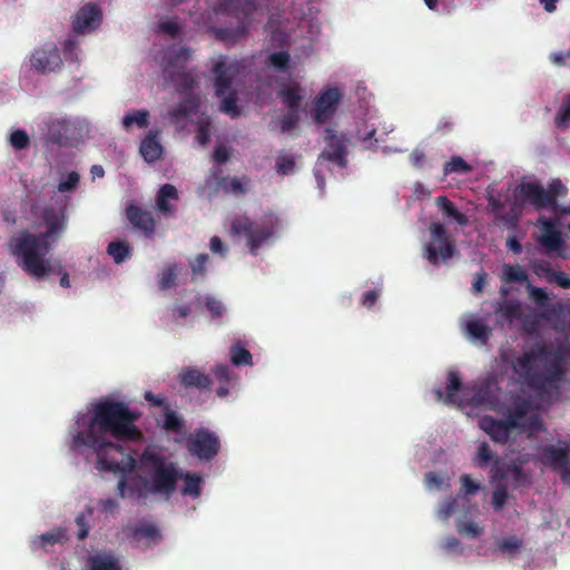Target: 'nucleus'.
I'll use <instances>...</instances> for the list:
<instances>
[{"label": "nucleus", "instance_id": "7c9ffc66", "mask_svg": "<svg viewBox=\"0 0 570 570\" xmlns=\"http://www.w3.org/2000/svg\"><path fill=\"white\" fill-rule=\"evenodd\" d=\"M500 278L504 283H525L528 274L520 265H503L500 273Z\"/></svg>", "mask_w": 570, "mask_h": 570}, {"label": "nucleus", "instance_id": "4be33fe9", "mask_svg": "<svg viewBox=\"0 0 570 570\" xmlns=\"http://www.w3.org/2000/svg\"><path fill=\"white\" fill-rule=\"evenodd\" d=\"M178 202V190L175 186H161L156 196V207L163 215H174Z\"/></svg>", "mask_w": 570, "mask_h": 570}, {"label": "nucleus", "instance_id": "5701e85b", "mask_svg": "<svg viewBox=\"0 0 570 570\" xmlns=\"http://www.w3.org/2000/svg\"><path fill=\"white\" fill-rule=\"evenodd\" d=\"M129 222L144 233L150 235L155 229V220L149 212L142 210L138 206L130 205L127 208Z\"/></svg>", "mask_w": 570, "mask_h": 570}, {"label": "nucleus", "instance_id": "4468645a", "mask_svg": "<svg viewBox=\"0 0 570 570\" xmlns=\"http://www.w3.org/2000/svg\"><path fill=\"white\" fill-rule=\"evenodd\" d=\"M278 95L283 102L292 109V112L278 122L282 131H288L294 128L298 119L295 108L304 97L303 88L297 82L289 81L283 85Z\"/></svg>", "mask_w": 570, "mask_h": 570}, {"label": "nucleus", "instance_id": "412c9836", "mask_svg": "<svg viewBox=\"0 0 570 570\" xmlns=\"http://www.w3.org/2000/svg\"><path fill=\"white\" fill-rule=\"evenodd\" d=\"M464 333L470 341L476 344H484L491 333V328L474 315L468 316L464 322Z\"/></svg>", "mask_w": 570, "mask_h": 570}, {"label": "nucleus", "instance_id": "ea45409f", "mask_svg": "<svg viewBox=\"0 0 570 570\" xmlns=\"http://www.w3.org/2000/svg\"><path fill=\"white\" fill-rule=\"evenodd\" d=\"M108 254L114 258L116 263H121L126 257L129 256V247L125 243L115 242L109 244Z\"/></svg>", "mask_w": 570, "mask_h": 570}, {"label": "nucleus", "instance_id": "c85d7f7f", "mask_svg": "<svg viewBox=\"0 0 570 570\" xmlns=\"http://www.w3.org/2000/svg\"><path fill=\"white\" fill-rule=\"evenodd\" d=\"M132 537L137 541L146 539L148 542H158L161 539V533L155 524L142 522L135 527Z\"/></svg>", "mask_w": 570, "mask_h": 570}, {"label": "nucleus", "instance_id": "a18cd8bd", "mask_svg": "<svg viewBox=\"0 0 570 570\" xmlns=\"http://www.w3.org/2000/svg\"><path fill=\"white\" fill-rule=\"evenodd\" d=\"M79 178L80 177L76 171L68 173L67 176L60 180L58 190L60 193L73 190L78 186Z\"/></svg>", "mask_w": 570, "mask_h": 570}, {"label": "nucleus", "instance_id": "aec40b11", "mask_svg": "<svg viewBox=\"0 0 570 570\" xmlns=\"http://www.w3.org/2000/svg\"><path fill=\"white\" fill-rule=\"evenodd\" d=\"M189 53L187 50H180L176 57L175 62L171 60L165 67V73L171 78L176 86L188 88L194 79L187 75L184 70V62L188 59Z\"/></svg>", "mask_w": 570, "mask_h": 570}, {"label": "nucleus", "instance_id": "f704fd0d", "mask_svg": "<svg viewBox=\"0 0 570 570\" xmlns=\"http://www.w3.org/2000/svg\"><path fill=\"white\" fill-rule=\"evenodd\" d=\"M491 438V440L495 443L500 444H507L513 432H518L520 434L521 432H528L527 438L531 439L534 436V432L538 430H484Z\"/></svg>", "mask_w": 570, "mask_h": 570}, {"label": "nucleus", "instance_id": "f3484780", "mask_svg": "<svg viewBox=\"0 0 570 570\" xmlns=\"http://www.w3.org/2000/svg\"><path fill=\"white\" fill-rule=\"evenodd\" d=\"M563 445H546L540 451L541 462L559 472L561 478L570 469V442H563Z\"/></svg>", "mask_w": 570, "mask_h": 570}, {"label": "nucleus", "instance_id": "bf43d9fd", "mask_svg": "<svg viewBox=\"0 0 570 570\" xmlns=\"http://www.w3.org/2000/svg\"><path fill=\"white\" fill-rule=\"evenodd\" d=\"M208 125H209V122L207 120H202L199 122L198 132H197L196 138L202 146H205L209 139V132L207 129Z\"/></svg>", "mask_w": 570, "mask_h": 570}, {"label": "nucleus", "instance_id": "20e7f679", "mask_svg": "<svg viewBox=\"0 0 570 570\" xmlns=\"http://www.w3.org/2000/svg\"><path fill=\"white\" fill-rule=\"evenodd\" d=\"M502 357L511 364L520 379L537 387L544 389L562 373L561 357L540 345L529 347L511 360L507 353H503Z\"/></svg>", "mask_w": 570, "mask_h": 570}, {"label": "nucleus", "instance_id": "bb28decb", "mask_svg": "<svg viewBox=\"0 0 570 570\" xmlns=\"http://www.w3.org/2000/svg\"><path fill=\"white\" fill-rule=\"evenodd\" d=\"M68 541L67 530L65 528H56L50 532L43 533L39 535L33 541V547L48 550L49 546H53L56 543H65Z\"/></svg>", "mask_w": 570, "mask_h": 570}, {"label": "nucleus", "instance_id": "8fccbe9b", "mask_svg": "<svg viewBox=\"0 0 570 570\" xmlns=\"http://www.w3.org/2000/svg\"><path fill=\"white\" fill-rule=\"evenodd\" d=\"M177 275L178 271L176 266H169L168 268H166L161 275L160 287L163 289L169 288L174 284Z\"/></svg>", "mask_w": 570, "mask_h": 570}, {"label": "nucleus", "instance_id": "423d86ee", "mask_svg": "<svg viewBox=\"0 0 570 570\" xmlns=\"http://www.w3.org/2000/svg\"><path fill=\"white\" fill-rule=\"evenodd\" d=\"M140 416L127 403L105 397L91 403L86 412L77 416L76 423L82 428H128Z\"/></svg>", "mask_w": 570, "mask_h": 570}, {"label": "nucleus", "instance_id": "dca6fc26", "mask_svg": "<svg viewBox=\"0 0 570 570\" xmlns=\"http://www.w3.org/2000/svg\"><path fill=\"white\" fill-rule=\"evenodd\" d=\"M541 424L537 411L530 404L521 403L509 412L505 422H499L491 428H539Z\"/></svg>", "mask_w": 570, "mask_h": 570}, {"label": "nucleus", "instance_id": "9b49d317", "mask_svg": "<svg viewBox=\"0 0 570 570\" xmlns=\"http://www.w3.org/2000/svg\"><path fill=\"white\" fill-rule=\"evenodd\" d=\"M431 240L425 245V256L431 264H439L453 255V244L446 235L445 227L441 223H431Z\"/></svg>", "mask_w": 570, "mask_h": 570}, {"label": "nucleus", "instance_id": "cd10ccee", "mask_svg": "<svg viewBox=\"0 0 570 570\" xmlns=\"http://www.w3.org/2000/svg\"><path fill=\"white\" fill-rule=\"evenodd\" d=\"M145 399L153 405H157L161 409L165 417V422L163 428H179L181 424V421L179 416L174 411H170L167 406L163 403V397L160 395H155L151 392L145 393Z\"/></svg>", "mask_w": 570, "mask_h": 570}, {"label": "nucleus", "instance_id": "39448f33", "mask_svg": "<svg viewBox=\"0 0 570 570\" xmlns=\"http://www.w3.org/2000/svg\"><path fill=\"white\" fill-rule=\"evenodd\" d=\"M495 393L497 386L494 383L462 387L458 374L449 372L445 392L436 390L435 396L445 404L456 405L468 416H478L495 407Z\"/></svg>", "mask_w": 570, "mask_h": 570}, {"label": "nucleus", "instance_id": "f8f14e48", "mask_svg": "<svg viewBox=\"0 0 570 570\" xmlns=\"http://www.w3.org/2000/svg\"><path fill=\"white\" fill-rule=\"evenodd\" d=\"M47 142L67 144L73 137L75 124L66 118L49 116L39 124Z\"/></svg>", "mask_w": 570, "mask_h": 570}, {"label": "nucleus", "instance_id": "58836bf2", "mask_svg": "<svg viewBox=\"0 0 570 570\" xmlns=\"http://www.w3.org/2000/svg\"><path fill=\"white\" fill-rule=\"evenodd\" d=\"M498 313L507 321L513 322L521 316V306L513 302H507L499 307Z\"/></svg>", "mask_w": 570, "mask_h": 570}, {"label": "nucleus", "instance_id": "774afa93", "mask_svg": "<svg viewBox=\"0 0 570 570\" xmlns=\"http://www.w3.org/2000/svg\"><path fill=\"white\" fill-rule=\"evenodd\" d=\"M425 483L428 484V487H436V488H440L441 484H442V479L439 476L438 473L435 472H428L425 474Z\"/></svg>", "mask_w": 570, "mask_h": 570}, {"label": "nucleus", "instance_id": "3c124183", "mask_svg": "<svg viewBox=\"0 0 570 570\" xmlns=\"http://www.w3.org/2000/svg\"><path fill=\"white\" fill-rule=\"evenodd\" d=\"M492 458L493 455L489 445L485 442L481 443L476 455L478 465L487 466L491 462Z\"/></svg>", "mask_w": 570, "mask_h": 570}, {"label": "nucleus", "instance_id": "c03bdc74", "mask_svg": "<svg viewBox=\"0 0 570 570\" xmlns=\"http://www.w3.org/2000/svg\"><path fill=\"white\" fill-rule=\"evenodd\" d=\"M195 108V101L188 100L184 106L178 109L171 111L169 114L173 122H178L185 117H190L193 115V109Z\"/></svg>", "mask_w": 570, "mask_h": 570}, {"label": "nucleus", "instance_id": "79ce46f5", "mask_svg": "<svg viewBox=\"0 0 570 570\" xmlns=\"http://www.w3.org/2000/svg\"><path fill=\"white\" fill-rule=\"evenodd\" d=\"M444 174L450 173H468L471 171L472 168L470 165H468L461 157H452V159L444 165Z\"/></svg>", "mask_w": 570, "mask_h": 570}, {"label": "nucleus", "instance_id": "69168bd1", "mask_svg": "<svg viewBox=\"0 0 570 570\" xmlns=\"http://www.w3.org/2000/svg\"><path fill=\"white\" fill-rule=\"evenodd\" d=\"M160 30L169 35H176L179 31V24L174 20L164 21L160 23Z\"/></svg>", "mask_w": 570, "mask_h": 570}, {"label": "nucleus", "instance_id": "37998d69", "mask_svg": "<svg viewBox=\"0 0 570 570\" xmlns=\"http://www.w3.org/2000/svg\"><path fill=\"white\" fill-rule=\"evenodd\" d=\"M92 513V510H88V514L86 513H79L77 517H76V524L78 527V539L79 540H85L87 537H88V533H89V530H90V527L88 524V517H90Z\"/></svg>", "mask_w": 570, "mask_h": 570}, {"label": "nucleus", "instance_id": "c756f323", "mask_svg": "<svg viewBox=\"0 0 570 570\" xmlns=\"http://www.w3.org/2000/svg\"><path fill=\"white\" fill-rule=\"evenodd\" d=\"M180 479L184 480V487L181 489L183 495H189L196 499L202 494L203 479L200 475L187 472L181 474Z\"/></svg>", "mask_w": 570, "mask_h": 570}, {"label": "nucleus", "instance_id": "f257e3e1", "mask_svg": "<svg viewBox=\"0 0 570 570\" xmlns=\"http://www.w3.org/2000/svg\"><path fill=\"white\" fill-rule=\"evenodd\" d=\"M67 227L63 208L46 209L37 230H23L11 237L8 243L10 253L18 265L30 276L40 279L52 271V264L46 255Z\"/></svg>", "mask_w": 570, "mask_h": 570}, {"label": "nucleus", "instance_id": "13d9d810", "mask_svg": "<svg viewBox=\"0 0 570 570\" xmlns=\"http://www.w3.org/2000/svg\"><path fill=\"white\" fill-rule=\"evenodd\" d=\"M458 500L455 498H449L445 500L440 508V513L443 518H450L456 511Z\"/></svg>", "mask_w": 570, "mask_h": 570}, {"label": "nucleus", "instance_id": "09e8293b", "mask_svg": "<svg viewBox=\"0 0 570 570\" xmlns=\"http://www.w3.org/2000/svg\"><path fill=\"white\" fill-rule=\"evenodd\" d=\"M294 167H295V161L292 157H289V156L278 157L277 163H276L277 173H279L282 175H287L294 170Z\"/></svg>", "mask_w": 570, "mask_h": 570}, {"label": "nucleus", "instance_id": "4d7b16f0", "mask_svg": "<svg viewBox=\"0 0 570 570\" xmlns=\"http://www.w3.org/2000/svg\"><path fill=\"white\" fill-rule=\"evenodd\" d=\"M205 305L207 309L212 313L213 317L220 316L225 311V307L222 304V302L217 301L214 297H206Z\"/></svg>", "mask_w": 570, "mask_h": 570}, {"label": "nucleus", "instance_id": "0e129e2a", "mask_svg": "<svg viewBox=\"0 0 570 570\" xmlns=\"http://www.w3.org/2000/svg\"><path fill=\"white\" fill-rule=\"evenodd\" d=\"M288 61V55L285 52H277L271 56V62L278 68L284 67Z\"/></svg>", "mask_w": 570, "mask_h": 570}, {"label": "nucleus", "instance_id": "a211bd4d", "mask_svg": "<svg viewBox=\"0 0 570 570\" xmlns=\"http://www.w3.org/2000/svg\"><path fill=\"white\" fill-rule=\"evenodd\" d=\"M101 20V11L96 4H85L73 17V30L78 33H89L100 26Z\"/></svg>", "mask_w": 570, "mask_h": 570}, {"label": "nucleus", "instance_id": "6e6d98bb", "mask_svg": "<svg viewBox=\"0 0 570 570\" xmlns=\"http://www.w3.org/2000/svg\"><path fill=\"white\" fill-rule=\"evenodd\" d=\"M548 282L557 283L563 288H570V276L561 272L548 273Z\"/></svg>", "mask_w": 570, "mask_h": 570}, {"label": "nucleus", "instance_id": "ddd939ff", "mask_svg": "<svg viewBox=\"0 0 570 570\" xmlns=\"http://www.w3.org/2000/svg\"><path fill=\"white\" fill-rule=\"evenodd\" d=\"M219 440L214 433L207 430H196L187 440L189 453L199 460L209 461L214 459L219 451Z\"/></svg>", "mask_w": 570, "mask_h": 570}, {"label": "nucleus", "instance_id": "4c0bfd02", "mask_svg": "<svg viewBox=\"0 0 570 570\" xmlns=\"http://www.w3.org/2000/svg\"><path fill=\"white\" fill-rule=\"evenodd\" d=\"M498 547L502 553L513 554L522 547V540L515 535L507 537L498 542Z\"/></svg>", "mask_w": 570, "mask_h": 570}, {"label": "nucleus", "instance_id": "b1692460", "mask_svg": "<svg viewBox=\"0 0 570 570\" xmlns=\"http://www.w3.org/2000/svg\"><path fill=\"white\" fill-rule=\"evenodd\" d=\"M86 570H121V566L114 553L97 552L88 557Z\"/></svg>", "mask_w": 570, "mask_h": 570}, {"label": "nucleus", "instance_id": "680f3d73", "mask_svg": "<svg viewBox=\"0 0 570 570\" xmlns=\"http://www.w3.org/2000/svg\"><path fill=\"white\" fill-rule=\"evenodd\" d=\"M528 291H529L531 298H533L534 301H537L540 304L544 303L548 299L547 293L541 288H535L531 285H528Z\"/></svg>", "mask_w": 570, "mask_h": 570}, {"label": "nucleus", "instance_id": "c9c22d12", "mask_svg": "<svg viewBox=\"0 0 570 570\" xmlns=\"http://www.w3.org/2000/svg\"><path fill=\"white\" fill-rule=\"evenodd\" d=\"M219 186L223 190L232 194H243L248 188V181L246 179H239L236 177H227L222 179Z\"/></svg>", "mask_w": 570, "mask_h": 570}, {"label": "nucleus", "instance_id": "6e6552de", "mask_svg": "<svg viewBox=\"0 0 570 570\" xmlns=\"http://www.w3.org/2000/svg\"><path fill=\"white\" fill-rule=\"evenodd\" d=\"M278 225V218L271 214L261 222L253 223L246 216L233 219L230 230L234 235H243L252 253H255L273 235Z\"/></svg>", "mask_w": 570, "mask_h": 570}, {"label": "nucleus", "instance_id": "6ab92c4d", "mask_svg": "<svg viewBox=\"0 0 570 570\" xmlns=\"http://www.w3.org/2000/svg\"><path fill=\"white\" fill-rule=\"evenodd\" d=\"M31 66L41 72H51L61 65V58L53 46L37 49L31 57Z\"/></svg>", "mask_w": 570, "mask_h": 570}, {"label": "nucleus", "instance_id": "72a5a7b5", "mask_svg": "<svg viewBox=\"0 0 570 570\" xmlns=\"http://www.w3.org/2000/svg\"><path fill=\"white\" fill-rule=\"evenodd\" d=\"M179 379L185 386H205L208 383L207 376L196 368L184 370Z\"/></svg>", "mask_w": 570, "mask_h": 570}, {"label": "nucleus", "instance_id": "49530a36", "mask_svg": "<svg viewBox=\"0 0 570 570\" xmlns=\"http://www.w3.org/2000/svg\"><path fill=\"white\" fill-rule=\"evenodd\" d=\"M556 122L558 125V127H567L570 122V97H568L562 106L560 107L558 114H557V117H556Z\"/></svg>", "mask_w": 570, "mask_h": 570}, {"label": "nucleus", "instance_id": "1a4fd4ad", "mask_svg": "<svg viewBox=\"0 0 570 570\" xmlns=\"http://www.w3.org/2000/svg\"><path fill=\"white\" fill-rule=\"evenodd\" d=\"M566 193L564 185L556 179L549 185V191L534 180L523 181L515 189V197L519 202H528L537 207H543L552 203L554 196L563 195Z\"/></svg>", "mask_w": 570, "mask_h": 570}, {"label": "nucleus", "instance_id": "603ef678", "mask_svg": "<svg viewBox=\"0 0 570 570\" xmlns=\"http://www.w3.org/2000/svg\"><path fill=\"white\" fill-rule=\"evenodd\" d=\"M10 142L16 149H22L28 146L29 137L23 130H16L10 136Z\"/></svg>", "mask_w": 570, "mask_h": 570}, {"label": "nucleus", "instance_id": "0eeeda50", "mask_svg": "<svg viewBox=\"0 0 570 570\" xmlns=\"http://www.w3.org/2000/svg\"><path fill=\"white\" fill-rule=\"evenodd\" d=\"M556 225L566 226L570 232V204L556 208V222L540 218L538 220L540 233L537 237L548 254L570 258V245L566 243L562 234L556 229Z\"/></svg>", "mask_w": 570, "mask_h": 570}, {"label": "nucleus", "instance_id": "052dcab7", "mask_svg": "<svg viewBox=\"0 0 570 570\" xmlns=\"http://www.w3.org/2000/svg\"><path fill=\"white\" fill-rule=\"evenodd\" d=\"M208 261V256L205 254H200L196 257V259L191 263V269L194 276L202 275L204 273V265Z\"/></svg>", "mask_w": 570, "mask_h": 570}, {"label": "nucleus", "instance_id": "9d476101", "mask_svg": "<svg viewBox=\"0 0 570 570\" xmlns=\"http://www.w3.org/2000/svg\"><path fill=\"white\" fill-rule=\"evenodd\" d=\"M236 67L220 59L215 66L216 73V95L222 98L220 110L230 116L238 115L235 101V95L229 90L230 78L235 73Z\"/></svg>", "mask_w": 570, "mask_h": 570}, {"label": "nucleus", "instance_id": "2eb2a0df", "mask_svg": "<svg viewBox=\"0 0 570 570\" xmlns=\"http://www.w3.org/2000/svg\"><path fill=\"white\" fill-rule=\"evenodd\" d=\"M342 92L338 88H328L322 91L314 101L312 117L318 122L327 121L336 111Z\"/></svg>", "mask_w": 570, "mask_h": 570}, {"label": "nucleus", "instance_id": "5fc2aeb1", "mask_svg": "<svg viewBox=\"0 0 570 570\" xmlns=\"http://www.w3.org/2000/svg\"><path fill=\"white\" fill-rule=\"evenodd\" d=\"M508 472L511 474V478L517 485L528 482V475L523 472V469L520 465L513 464L509 466Z\"/></svg>", "mask_w": 570, "mask_h": 570}, {"label": "nucleus", "instance_id": "de8ad7c7", "mask_svg": "<svg viewBox=\"0 0 570 570\" xmlns=\"http://www.w3.org/2000/svg\"><path fill=\"white\" fill-rule=\"evenodd\" d=\"M252 355L248 351L234 346L232 348V362L235 365H242V364H250Z\"/></svg>", "mask_w": 570, "mask_h": 570}, {"label": "nucleus", "instance_id": "338daca9", "mask_svg": "<svg viewBox=\"0 0 570 570\" xmlns=\"http://www.w3.org/2000/svg\"><path fill=\"white\" fill-rule=\"evenodd\" d=\"M102 512H112L118 508V503L115 499H102L99 502Z\"/></svg>", "mask_w": 570, "mask_h": 570}, {"label": "nucleus", "instance_id": "f03ea898", "mask_svg": "<svg viewBox=\"0 0 570 570\" xmlns=\"http://www.w3.org/2000/svg\"><path fill=\"white\" fill-rule=\"evenodd\" d=\"M180 476L176 463L146 450L140 459L139 474L119 480V495L136 502L150 495L168 499L175 492Z\"/></svg>", "mask_w": 570, "mask_h": 570}, {"label": "nucleus", "instance_id": "473e14b6", "mask_svg": "<svg viewBox=\"0 0 570 570\" xmlns=\"http://www.w3.org/2000/svg\"><path fill=\"white\" fill-rule=\"evenodd\" d=\"M436 204L446 217L453 218L461 226L468 224L466 216L460 213L446 197H439Z\"/></svg>", "mask_w": 570, "mask_h": 570}, {"label": "nucleus", "instance_id": "e433bc0d", "mask_svg": "<svg viewBox=\"0 0 570 570\" xmlns=\"http://www.w3.org/2000/svg\"><path fill=\"white\" fill-rule=\"evenodd\" d=\"M456 530L460 534L471 539L479 537L483 532V529L476 523L463 520H458Z\"/></svg>", "mask_w": 570, "mask_h": 570}, {"label": "nucleus", "instance_id": "2f4dec72", "mask_svg": "<svg viewBox=\"0 0 570 570\" xmlns=\"http://www.w3.org/2000/svg\"><path fill=\"white\" fill-rule=\"evenodd\" d=\"M149 124V112L147 110H135L128 112L122 118V127L129 130L134 125L138 128H146Z\"/></svg>", "mask_w": 570, "mask_h": 570}, {"label": "nucleus", "instance_id": "a19ab883", "mask_svg": "<svg viewBox=\"0 0 570 570\" xmlns=\"http://www.w3.org/2000/svg\"><path fill=\"white\" fill-rule=\"evenodd\" d=\"M509 493L504 484H498L493 491L492 504L495 511L502 510L505 505Z\"/></svg>", "mask_w": 570, "mask_h": 570}, {"label": "nucleus", "instance_id": "a878e982", "mask_svg": "<svg viewBox=\"0 0 570 570\" xmlns=\"http://www.w3.org/2000/svg\"><path fill=\"white\" fill-rule=\"evenodd\" d=\"M327 147L322 156L331 161H336L340 165H342L345 150L344 140L342 138L336 137L335 135H332L330 130L327 131Z\"/></svg>", "mask_w": 570, "mask_h": 570}, {"label": "nucleus", "instance_id": "7ed1b4c3", "mask_svg": "<svg viewBox=\"0 0 570 570\" xmlns=\"http://www.w3.org/2000/svg\"><path fill=\"white\" fill-rule=\"evenodd\" d=\"M141 438V430H79L76 441L94 449L98 456V469L120 471L124 469L127 449L124 442Z\"/></svg>", "mask_w": 570, "mask_h": 570}, {"label": "nucleus", "instance_id": "864d4df0", "mask_svg": "<svg viewBox=\"0 0 570 570\" xmlns=\"http://www.w3.org/2000/svg\"><path fill=\"white\" fill-rule=\"evenodd\" d=\"M461 492L465 495L475 494L480 490V485L474 482L469 474L461 476Z\"/></svg>", "mask_w": 570, "mask_h": 570}, {"label": "nucleus", "instance_id": "393cba45", "mask_svg": "<svg viewBox=\"0 0 570 570\" xmlns=\"http://www.w3.org/2000/svg\"><path fill=\"white\" fill-rule=\"evenodd\" d=\"M139 151L147 163L158 160L163 155V146L158 132L150 131L141 141Z\"/></svg>", "mask_w": 570, "mask_h": 570}, {"label": "nucleus", "instance_id": "e2e57ef3", "mask_svg": "<svg viewBox=\"0 0 570 570\" xmlns=\"http://www.w3.org/2000/svg\"><path fill=\"white\" fill-rule=\"evenodd\" d=\"M209 248L215 254L225 255L226 248L219 237L214 236L209 240Z\"/></svg>", "mask_w": 570, "mask_h": 570}]
</instances>
